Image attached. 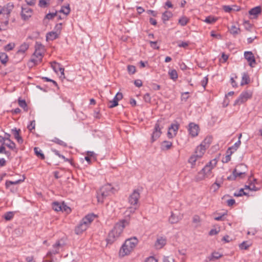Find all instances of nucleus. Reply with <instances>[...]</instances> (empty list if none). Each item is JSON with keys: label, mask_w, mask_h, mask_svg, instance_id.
Masks as SVG:
<instances>
[{"label": "nucleus", "mask_w": 262, "mask_h": 262, "mask_svg": "<svg viewBox=\"0 0 262 262\" xmlns=\"http://www.w3.org/2000/svg\"><path fill=\"white\" fill-rule=\"evenodd\" d=\"M52 208L56 211L62 210V205L57 202H53L52 204Z\"/></svg>", "instance_id": "f704fd0d"}, {"label": "nucleus", "mask_w": 262, "mask_h": 262, "mask_svg": "<svg viewBox=\"0 0 262 262\" xmlns=\"http://www.w3.org/2000/svg\"><path fill=\"white\" fill-rule=\"evenodd\" d=\"M34 152H35L36 155L38 157L40 158L42 160L45 159V157L44 155L43 154V153H42L41 150L38 147H34Z\"/></svg>", "instance_id": "72a5a7b5"}, {"label": "nucleus", "mask_w": 262, "mask_h": 262, "mask_svg": "<svg viewBox=\"0 0 262 262\" xmlns=\"http://www.w3.org/2000/svg\"><path fill=\"white\" fill-rule=\"evenodd\" d=\"M247 193L245 192L243 188H241L237 192H235L234 193L233 195L236 197L242 196L243 195H246Z\"/></svg>", "instance_id": "49530a36"}, {"label": "nucleus", "mask_w": 262, "mask_h": 262, "mask_svg": "<svg viewBox=\"0 0 262 262\" xmlns=\"http://www.w3.org/2000/svg\"><path fill=\"white\" fill-rule=\"evenodd\" d=\"M139 206H133V207H128L127 209V212H129L130 213H133L135 211L138 209Z\"/></svg>", "instance_id": "13d9d810"}, {"label": "nucleus", "mask_w": 262, "mask_h": 262, "mask_svg": "<svg viewBox=\"0 0 262 262\" xmlns=\"http://www.w3.org/2000/svg\"><path fill=\"white\" fill-rule=\"evenodd\" d=\"M128 224L129 222L126 220H122L116 223L113 229L108 233L106 239L107 243H114L120 236L124 228Z\"/></svg>", "instance_id": "f257e3e1"}, {"label": "nucleus", "mask_w": 262, "mask_h": 262, "mask_svg": "<svg viewBox=\"0 0 262 262\" xmlns=\"http://www.w3.org/2000/svg\"><path fill=\"white\" fill-rule=\"evenodd\" d=\"M239 168H244L245 169H246V166L245 165L243 164H239L237 165L233 171V174L235 175L236 179L237 177L240 178H243L246 175V171H240Z\"/></svg>", "instance_id": "f8f14e48"}, {"label": "nucleus", "mask_w": 262, "mask_h": 262, "mask_svg": "<svg viewBox=\"0 0 262 262\" xmlns=\"http://www.w3.org/2000/svg\"><path fill=\"white\" fill-rule=\"evenodd\" d=\"M118 100H117V98L114 97L113 100L110 101L109 103L110 105H108L109 108H113L118 105Z\"/></svg>", "instance_id": "c03bdc74"}, {"label": "nucleus", "mask_w": 262, "mask_h": 262, "mask_svg": "<svg viewBox=\"0 0 262 262\" xmlns=\"http://www.w3.org/2000/svg\"><path fill=\"white\" fill-rule=\"evenodd\" d=\"M53 141L55 143H56V144H59L63 147H66L67 146V143H66L63 141H62L57 138H55L53 140Z\"/></svg>", "instance_id": "8fccbe9b"}, {"label": "nucleus", "mask_w": 262, "mask_h": 262, "mask_svg": "<svg viewBox=\"0 0 262 262\" xmlns=\"http://www.w3.org/2000/svg\"><path fill=\"white\" fill-rule=\"evenodd\" d=\"M140 195L138 190H135L128 197V202L133 206H138Z\"/></svg>", "instance_id": "0eeeda50"}, {"label": "nucleus", "mask_w": 262, "mask_h": 262, "mask_svg": "<svg viewBox=\"0 0 262 262\" xmlns=\"http://www.w3.org/2000/svg\"><path fill=\"white\" fill-rule=\"evenodd\" d=\"M166 243V239L163 237L158 238L155 243L157 248L161 249L163 247Z\"/></svg>", "instance_id": "412c9836"}, {"label": "nucleus", "mask_w": 262, "mask_h": 262, "mask_svg": "<svg viewBox=\"0 0 262 262\" xmlns=\"http://www.w3.org/2000/svg\"><path fill=\"white\" fill-rule=\"evenodd\" d=\"M179 217L173 213L171 212V215L169 218V222L171 224H175L179 222Z\"/></svg>", "instance_id": "473e14b6"}, {"label": "nucleus", "mask_w": 262, "mask_h": 262, "mask_svg": "<svg viewBox=\"0 0 262 262\" xmlns=\"http://www.w3.org/2000/svg\"><path fill=\"white\" fill-rule=\"evenodd\" d=\"M58 37V34L56 32H50L46 35V40H53Z\"/></svg>", "instance_id": "b1692460"}, {"label": "nucleus", "mask_w": 262, "mask_h": 262, "mask_svg": "<svg viewBox=\"0 0 262 262\" xmlns=\"http://www.w3.org/2000/svg\"><path fill=\"white\" fill-rule=\"evenodd\" d=\"M172 16V13L169 11H166L162 14V19L164 23L168 20Z\"/></svg>", "instance_id": "c85d7f7f"}, {"label": "nucleus", "mask_w": 262, "mask_h": 262, "mask_svg": "<svg viewBox=\"0 0 262 262\" xmlns=\"http://www.w3.org/2000/svg\"><path fill=\"white\" fill-rule=\"evenodd\" d=\"M145 262H158V260L154 256H150L146 259Z\"/></svg>", "instance_id": "774afa93"}, {"label": "nucleus", "mask_w": 262, "mask_h": 262, "mask_svg": "<svg viewBox=\"0 0 262 262\" xmlns=\"http://www.w3.org/2000/svg\"><path fill=\"white\" fill-rule=\"evenodd\" d=\"M55 16H57V12L55 13H49L46 15L45 18L48 19H51Z\"/></svg>", "instance_id": "bf43d9fd"}, {"label": "nucleus", "mask_w": 262, "mask_h": 262, "mask_svg": "<svg viewBox=\"0 0 262 262\" xmlns=\"http://www.w3.org/2000/svg\"><path fill=\"white\" fill-rule=\"evenodd\" d=\"M208 82V78L207 76L204 77L203 79L201 81V85L204 89H205V87H206V85L207 84Z\"/></svg>", "instance_id": "052dcab7"}, {"label": "nucleus", "mask_w": 262, "mask_h": 262, "mask_svg": "<svg viewBox=\"0 0 262 262\" xmlns=\"http://www.w3.org/2000/svg\"><path fill=\"white\" fill-rule=\"evenodd\" d=\"M261 12V8L260 6H256L250 9L249 14L253 16V18H256L258 15Z\"/></svg>", "instance_id": "a211bd4d"}, {"label": "nucleus", "mask_w": 262, "mask_h": 262, "mask_svg": "<svg viewBox=\"0 0 262 262\" xmlns=\"http://www.w3.org/2000/svg\"><path fill=\"white\" fill-rule=\"evenodd\" d=\"M113 187L110 184L103 186L97 191V198L98 201L102 203L104 199L113 193Z\"/></svg>", "instance_id": "20e7f679"}, {"label": "nucleus", "mask_w": 262, "mask_h": 262, "mask_svg": "<svg viewBox=\"0 0 262 262\" xmlns=\"http://www.w3.org/2000/svg\"><path fill=\"white\" fill-rule=\"evenodd\" d=\"M38 5L41 8L47 7V3L46 0H39Z\"/></svg>", "instance_id": "680f3d73"}, {"label": "nucleus", "mask_w": 262, "mask_h": 262, "mask_svg": "<svg viewBox=\"0 0 262 262\" xmlns=\"http://www.w3.org/2000/svg\"><path fill=\"white\" fill-rule=\"evenodd\" d=\"M18 102L19 106L24 109L25 111H28V106L26 103V102L25 100L20 99L19 98L18 100Z\"/></svg>", "instance_id": "4c0bfd02"}, {"label": "nucleus", "mask_w": 262, "mask_h": 262, "mask_svg": "<svg viewBox=\"0 0 262 262\" xmlns=\"http://www.w3.org/2000/svg\"><path fill=\"white\" fill-rule=\"evenodd\" d=\"M62 211H66L67 213H70L71 212V209L69 207L67 206L64 203L62 204Z\"/></svg>", "instance_id": "4d7b16f0"}, {"label": "nucleus", "mask_w": 262, "mask_h": 262, "mask_svg": "<svg viewBox=\"0 0 262 262\" xmlns=\"http://www.w3.org/2000/svg\"><path fill=\"white\" fill-rule=\"evenodd\" d=\"M252 93L250 91L243 92L239 97L234 101V105L241 104L252 97Z\"/></svg>", "instance_id": "39448f33"}, {"label": "nucleus", "mask_w": 262, "mask_h": 262, "mask_svg": "<svg viewBox=\"0 0 262 262\" xmlns=\"http://www.w3.org/2000/svg\"><path fill=\"white\" fill-rule=\"evenodd\" d=\"M14 47H15L14 43L11 42V43H8V45H7L6 46H5L4 49L6 51H10L13 50V48H14Z\"/></svg>", "instance_id": "3c124183"}, {"label": "nucleus", "mask_w": 262, "mask_h": 262, "mask_svg": "<svg viewBox=\"0 0 262 262\" xmlns=\"http://www.w3.org/2000/svg\"><path fill=\"white\" fill-rule=\"evenodd\" d=\"M168 74L171 79L176 80L178 78V73L176 70H171L169 71Z\"/></svg>", "instance_id": "58836bf2"}, {"label": "nucleus", "mask_w": 262, "mask_h": 262, "mask_svg": "<svg viewBox=\"0 0 262 262\" xmlns=\"http://www.w3.org/2000/svg\"><path fill=\"white\" fill-rule=\"evenodd\" d=\"M161 120H158L155 125L154 130L151 136L152 142H154L158 138H159L162 134L161 130L163 127L160 126V122H161Z\"/></svg>", "instance_id": "423d86ee"}, {"label": "nucleus", "mask_w": 262, "mask_h": 262, "mask_svg": "<svg viewBox=\"0 0 262 262\" xmlns=\"http://www.w3.org/2000/svg\"><path fill=\"white\" fill-rule=\"evenodd\" d=\"M51 67L56 73L59 72L61 75H64V68L59 63L54 61L51 63Z\"/></svg>", "instance_id": "6ab92c4d"}, {"label": "nucleus", "mask_w": 262, "mask_h": 262, "mask_svg": "<svg viewBox=\"0 0 262 262\" xmlns=\"http://www.w3.org/2000/svg\"><path fill=\"white\" fill-rule=\"evenodd\" d=\"M14 5L12 3H9L2 7V14L6 15V17H9L10 14L13 9Z\"/></svg>", "instance_id": "2eb2a0df"}, {"label": "nucleus", "mask_w": 262, "mask_h": 262, "mask_svg": "<svg viewBox=\"0 0 262 262\" xmlns=\"http://www.w3.org/2000/svg\"><path fill=\"white\" fill-rule=\"evenodd\" d=\"M43 53V52L35 50V52L33 53L32 58L30 59V61L34 63L35 65L40 63L42 61Z\"/></svg>", "instance_id": "6e6552de"}, {"label": "nucleus", "mask_w": 262, "mask_h": 262, "mask_svg": "<svg viewBox=\"0 0 262 262\" xmlns=\"http://www.w3.org/2000/svg\"><path fill=\"white\" fill-rule=\"evenodd\" d=\"M150 47L154 49H159V47L157 46V41H149Z\"/></svg>", "instance_id": "69168bd1"}, {"label": "nucleus", "mask_w": 262, "mask_h": 262, "mask_svg": "<svg viewBox=\"0 0 262 262\" xmlns=\"http://www.w3.org/2000/svg\"><path fill=\"white\" fill-rule=\"evenodd\" d=\"M62 247V245L59 241H58L52 246V249L47 253V256L52 257L53 255H55L59 253L60 248Z\"/></svg>", "instance_id": "9d476101"}, {"label": "nucleus", "mask_w": 262, "mask_h": 262, "mask_svg": "<svg viewBox=\"0 0 262 262\" xmlns=\"http://www.w3.org/2000/svg\"><path fill=\"white\" fill-rule=\"evenodd\" d=\"M8 56L5 53H0V60L3 64H6L8 61Z\"/></svg>", "instance_id": "ea45409f"}, {"label": "nucleus", "mask_w": 262, "mask_h": 262, "mask_svg": "<svg viewBox=\"0 0 262 262\" xmlns=\"http://www.w3.org/2000/svg\"><path fill=\"white\" fill-rule=\"evenodd\" d=\"M168 129L169 130L172 129L174 135H176L177 132L179 129V125L178 124H171Z\"/></svg>", "instance_id": "603ef678"}, {"label": "nucleus", "mask_w": 262, "mask_h": 262, "mask_svg": "<svg viewBox=\"0 0 262 262\" xmlns=\"http://www.w3.org/2000/svg\"><path fill=\"white\" fill-rule=\"evenodd\" d=\"M229 30L230 33L233 35L234 36L236 35L240 32V29L239 28L236 27L234 25H232L230 28Z\"/></svg>", "instance_id": "2f4dec72"}, {"label": "nucleus", "mask_w": 262, "mask_h": 262, "mask_svg": "<svg viewBox=\"0 0 262 262\" xmlns=\"http://www.w3.org/2000/svg\"><path fill=\"white\" fill-rule=\"evenodd\" d=\"M35 50L42 52H45V47L40 42H36L35 45Z\"/></svg>", "instance_id": "79ce46f5"}, {"label": "nucleus", "mask_w": 262, "mask_h": 262, "mask_svg": "<svg viewBox=\"0 0 262 262\" xmlns=\"http://www.w3.org/2000/svg\"><path fill=\"white\" fill-rule=\"evenodd\" d=\"M189 93L185 92L182 94L181 99L182 101H186L188 98H189Z\"/></svg>", "instance_id": "0e129e2a"}, {"label": "nucleus", "mask_w": 262, "mask_h": 262, "mask_svg": "<svg viewBox=\"0 0 262 262\" xmlns=\"http://www.w3.org/2000/svg\"><path fill=\"white\" fill-rule=\"evenodd\" d=\"M127 71L130 74H133L136 72V67L134 66L129 65L127 66Z\"/></svg>", "instance_id": "864d4df0"}, {"label": "nucleus", "mask_w": 262, "mask_h": 262, "mask_svg": "<svg viewBox=\"0 0 262 262\" xmlns=\"http://www.w3.org/2000/svg\"><path fill=\"white\" fill-rule=\"evenodd\" d=\"M88 226L86 225L85 222H84L82 220L80 222L78 226L75 228V232L76 234H80L83 231L86 230Z\"/></svg>", "instance_id": "f3484780"}, {"label": "nucleus", "mask_w": 262, "mask_h": 262, "mask_svg": "<svg viewBox=\"0 0 262 262\" xmlns=\"http://www.w3.org/2000/svg\"><path fill=\"white\" fill-rule=\"evenodd\" d=\"M188 131L189 134L194 137L198 136L199 131V126L198 124L191 122L188 125Z\"/></svg>", "instance_id": "9b49d317"}, {"label": "nucleus", "mask_w": 262, "mask_h": 262, "mask_svg": "<svg viewBox=\"0 0 262 262\" xmlns=\"http://www.w3.org/2000/svg\"><path fill=\"white\" fill-rule=\"evenodd\" d=\"M213 166L211 162H210L207 163L205 166L200 171L195 177L196 181H200L205 179L206 178H209L212 174V169Z\"/></svg>", "instance_id": "7ed1b4c3"}, {"label": "nucleus", "mask_w": 262, "mask_h": 262, "mask_svg": "<svg viewBox=\"0 0 262 262\" xmlns=\"http://www.w3.org/2000/svg\"><path fill=\"white\" fill-rule=\"evenodd\" d=\"M35 120H33L30 122V124H29L27 126L28 129L31 132L35 129Z\"/></svg>", "instance_id": "6e6d98bb"}, {"label": "nucleus", "mask_w": 262, "mask_h": 262, "mask_svg": "<svg viewBox=\"0 0 262 262\" xmlns=\"http://www.w3.org/2000/svg\"><path fill=\"white\" fill-rule=\"evenodd\" d=\"M243 25L246 30L249 31L251 30L252 25L249 23V21H244Z\"/></svg>", "instance_id": "5fc2aeb1"}, {"label": "nucleus", "mask_w": 262, "mask_h": 262, "mask_svg": "<svg viewBox=\"0 0 262 262\" xmlns=\"http://www.w3.org/2000/svg\"><path fill=\"white\" fill-rule=\"evenodd\" d=\"M250 245L248 244L247 241H244L242 243L239 245V248L242 250H247L250 247Z\"/></svg>", "instance_id": "de8ad7c7"}, {"label": "nucleus", "mask_w": 262, "mask_h": 262, "mask_svg": "<svg viewBox=\"0 0 262 262\" xmlns=\"http://www.w3.org/2000/svg\"><path fill=\"white\" fill-rule=\"evenodd\" d=\"M4 144L11 150H15L16 149V144L11 140H10V141H7V142H5V144Z\"/></svg>", "instance_id": "e433bc0d"}, {"label": "nucleus", "mask_w": 262, "mask_h": 262, "mask_svg": "<svg viewBox=\"0 0 262 262\" xmlns=\"http://www.w3.org/2000/svg\"><path fill=\"white\" fill-rule=\"evenodd\" d=\"M23 181L21 180H18L15 181H6L5 185L7 188H8L11 187L12 185H16L20 182H21Z\"/></svg>", "instance_id": "c9c22d12"}, {"label": "nucleus", "mask_w": 262, "mask_h": 262, "mask_svg": "<svg viewBox=\"0 0 262 262\" xmlns=\"http://www.w3.org/2000/svg\"><path fill=\"white\" fill-rule=\"evenodd\" d=\"M29 46L28 43L24 42L19 46V49L17 52V54H24L25 52L28 49Z\"/></svg>", "instance_id": "393cba45"}, {"label": "nucleus", "mask_w": 262, "mask_h": 262, "mask_svg": "<svg viewBox=\"0 0 262 262\" xmlns=\"http://www.w3.org/2000/svg\"><path fill=\"white\" fill-rule=\"evenodd\" d=\"M250 82V78L247 73L244 72L242 74V79L241 82V85L248 84Z\"/></svg>", "instance_id": "a878e982"}, {"label": "nucleus", "mask_w": 262, "mask_h": 262, "mask_svg": "<svg viewBox=\"0 0 262 262\" xmlns=\"http://www.w3.org/2000/svg\"><path fill=\"white\" fill-rule=\"evenodd\" d=\"M216 20H217V18H216L213 16H209L206 17L204 21L207 24H211L215 23L216 21Z\"/></svg>", "instance_id": "a18cd8bd"}, {"label": "nucleus", "mask_w": 262, "mask_h": 262, "mask_svg": "<svg viewBox=\"0 0 262 262\" xmlns=\"http://www.w3.org/2000/svg\"><path fill=\"white\" fill-rule=\"evenodd\" d=\"M204 153V152H203L202 151L199 150L198 152L196 153V155H192L189 158L188 162L191 164L192 168L194 167V166L195 165L196 161L202 157Z\"/></svg>", "instance_id": "dca6fc26"}, {"label": "nucleus", "mask_w": 262, "mask_h": 262, "mask_svg": "<svg viewBox=\"0 0 262 262\" xmlns=\"http://www.w3.org/2000/svg\"><path fill=\"white\" fill-rule=\"evenodd\" d=\"M233 154V151H229L228 154H227V155L223 158L222 162L223 163H227L231 160V156Z\"/></svg>", "instance_id": "09e8293b"}, {"label": "nucleus", "mask_w": 262, "mask_h": 262, "mask_svg": "<svg viewBox=\"0 0 262 262\" xmlns=\"http://www.w3.org/2000/svg\"><path fill=\"white\" fill-rule=\"evenodd\" d=\"M212 141V138L210 137H206L203 141L201 143L200 145L197 147L195 153H198L199 150H201L204 152L206 149L209 147L210 144Z\"/></svg>", "instance_id": "1a4fd4ad"}, {"label": "nucleus", "mask_w": 262, "mask_h": 262, "mask_svg": "<svg viewBox=\"0 0 262 262\" xmlns=\"http://www.w3.org/2000/svg\"><path fill=\"white\" fill-rule=\"evenodd\" d=\"M245 58L247 60L249 66L254 67L256 64V61L253 54L251 51H246L244 53Z\"/></svg>", "instance_id": "4468645a"}, {"label": "nucleus", "mask_w": 262, "mask_h": 262, "mask_svg": "<svg viewBox=\"0 0 262 262\" xmlns=\"http://www.w3.org/2000/svg\"><path fill=\"white\" fill-rule=\"evenodd\" d=\"M241 144V141L239 139L233 146L228 148L226 154H228L229 151H233V153H234L238 148Z\"/></svg>", "instance_id": "5701e85b"}, {"label": "nucleus", "mask_w": 262, "mask_h": 262, "mask_svg": "<svg viewBox=\"0 0 262 262\" xmlns=\"http://www.w3.org/2000/svg\"><path fill=\"white\" fill-rule=\"evenodd\" d=\"M135 85L138 88L142 86V82L140 79H137L134 81Z\"/></svg>", "instance_id": "338daca9"}, {"label": "nucleus", "mask_w": 262, "mask_h": 262, "mask_svg": "<svg viewBox=\"0 0 262 262\" xmlns=\"http://www.w3.org/2000/svg\"><path fill=\"white\" fill-rule=\"evenodd\" d=\"M20 132V130L19 129H17L16 128L11 129V132L13 134L15 139L17 140L18 143L21 144L23 142V139L19 135Z\"/></svg>", "instance_id": "aec40b11"}, {"label": "nucleus", "mask_w": 262, "mask_h": 262, "mask_svg": "<svg viewBox=\"0 0 262 262\" xmlns=\"http://www.w3.org/2000/svg\"><path fill=\"white\" fill-rule=\"evenodd\" d=\"M222 256V255L219 252H213L211 255L208 257L207 258L209 261H213L218 259Z\"/></svg>", "instance_id": "bb28decb"}, {"label": "nucleus", "mask_w": 262, "mask_h": 262, "mask_svg": "<svg viewBox=\"0 0 262 262\" xmlns=\"http://www.w3.org/2000/svg\"><path fill=\"white\" fill-rule=\"evenodd\" d=\"M223 177L221 178V181L220 182L216 180V181L211 185V189H212L214 192L216 191L221 187V184L223 183Z\"/></svg>", "instance_id": "cd10ccee"}, {"label": "nucleus", "mask_w": 262, "mask_h": 262, "mask_svg": "<svg viewBox=\"0 0 262 262\" xmlns=\"http://www.w3.org/2000/svg\"><path fill=\"white\" fill-rule=\"evenodd\" d=\"M138 243V240L136 237H133L126 239L120 250L119 255L124 256L129 254L135 248Z\"/></svg>", "instance_id": "f03ea898"}, {"label": "nucleus", "mask_w": 262, "mask_h": 262, "mask_svg": "<svg viewBox=\"0 0 262 262\" xmlns=\"http://www.w3.org/2000/svg\"><path fill=\"white\" fill-rule=\"evenodd\" d=\"M189 21V19L186 16H182L179 19V23L182 26H185Z\"/></svg>", "instance_id": "a19ab883"}, {"label": "nucleus", "mask_w": 262, "mask_h": 262, "mask_svg": "<svg viewBox=\"0 0 262 262\" xmlns=\"http://www.w3.org/2000/svg\"><path fill=\"white\" fill-rule=\"evenodd\" d=\"M143 99L146 102L149 103L151 101V97L149 93H146L143 97Z\"/></svg>", "instance_id": "e2e57ef3"}, {"label": "nucleus", "mask_w": 262, "mask_h": 262, "mask_svg": "<svg viewBox=\"0 0 262 262\" xmlns=\"http://www.w3.org/2000/svg\"><path fill=\"white\" fill-rule=\"evenodd\" d=\"M70 5L68 4L66 6H62L61 9L59 10L60 13H62L66 15H68L70 13Z\"/></svg>", "instance_id": "7c9ffc66"}, {"label": "nucleus", "mask_w": 262, "mask_h": 262, "mask_svg": "<svg viewBox=\"0 0 262 262\" xmlns=\"http://www.w3.org/2000/svg\"><path fill=\"white\" fill-rule=\"evenodd\" d=\"M96 217L94 214H89L86 215L82 219V221L86 223V225L89 226V224L94 220Z\"/></svg>", "instance_id": "4be33fe9"}, {"label": "nucleus", "mask_w": 262, "mask_h": 262, "mask_svg": "<svg viewBox=\"0 0 262 262\" xmlns=\"http://www.w3.org/2000/svg\"><path fill=\"white\" fill-rule=\"evenodd\" d=\"M14 215V214L13 212H12V211L7 212L4 214V218L6 221H10L13 219Z\"/></svg>", "instance_id": "37998d69"}, {"label": "nucleus", "mask_w": 262, "mask_h": 262, "mask_svg": "<svg viewBox=\"0 0 262 262\" xmlns=\"http://www.w3.org/2000/svg\"><path fill=\"white\" fill-rule=\"evenodd\" d=\"M172 143L171 142L164 141L161 143V148L162 150H168L172 146Z\"/></svg>", "instance_id": "c756f323"}, {"label": "nucleus", "mask_w": 262, "mask_h": 262, "mask_svg": "<svg viewBox=\"0 0 262 262\" xmlns=\"http://www.w3.org/2000/svg\"><path fill=\"white\" fill-rule=\"evenodd\" d=\"M33 13V10L28 7H21V16L23 20H28L31 17Z\"/></svg>", "instance_id": "ddd939ff"}]
</instances>
